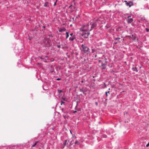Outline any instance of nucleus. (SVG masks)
Returning a JSON list of instances; mask_svg holds the SVG:
<instances>
[{"mask_svg":"<svg viewBox=\"0 0 149 149\" xmlns=\"http://www.w3.org/2000/svg\"><path fill=\"white\" fill-rule=\"evenodd\" d=\"M80 49L81 51L84 52L88 55L90 53L89 48L85 44L81 45Z\"/></svg>","mask_w":149,"mask_h":149,"instance_id":"f257e3e1","label":"nucleus"},{"mask_svg":"<svg viewBox=\"0 0 149 149\" xmlns=\"http://www.w3.org/2000/svg\"><path fill=\"white\" fill-rule=\"evenodd\" d=\"M89 26V24H87L86 25H84L80 29V31H90V29H89L88 27Z\"/></svg>","mask_w":149,"mask_h":149,"instance_id":"f03ea898","label":"nucleus"},{"mask_svg":"<svg viewBox=\"0 0 149 149\" xmlns=\"http://www.w3.org/2000/svg\"><path fill=\"white\" fill-rule=\"evenodd\" d=\"M44 45L45 47H48L50 46V41L47 39H45L43 42Z\"/></svg>","mask_w":149,"mask_h":149,"instance_id":"7ed1b4c3","label":"nucleus"},{"mask_svg":"<svg viewBox=\"0 0 149 149\" xmlns=\"http://www.w3.org/2000/svg\"><path fill=\"white\" fill-rule=\"evenodd\" d=\"M90 24L91 25V28L90 31H91L93 29L97 26V24L96 22H90Z\"/></svg>","mask_w":149,"mask_h":149,"instance_id":"20e7f679","label":"nucleus"},{"mask_svg":"<svg viewBox=\"0 0 149 149\" xmlns=\"http://www.w3.org/2000/svg\"><path fill=\"white\" fill-rule=\"evenodd\" d=\"M125 2V4L127 6H129L130 7H131L132 6H133L134 4L133 2L131 1L127 2V1H124Z\"/></svg>","mask_w":149,"mask_h":149,"instance_id":"39448f33","label":"nucleus"},{"mask_svg":"<svg viewBox=\"0 0 149 149\" xmlns=\"http://www.w3.org/2000/svg\"><path fill=\"white\" fill-rule=\"evenodd\" d=\"M61 110L62 111V112L64 113L63 114H68V111L66 110L64 108H62Z\"/></svg>","mask_w":149,"mask_h":149,"instance_id":"423d86ee","label":"nucleus"},{"mask_svg":"<svg viewBox=\"0 0 149 149\" xmlns=\"http://www.w3.org/2000/svg\"><path fill=\"white\" fill-rule=\"evenodd\" d=\"M131 17L130 16H128V20L127 22L128 23H131L133 21V19L132 18H130V17Z\"/></svg>","mask_w":149,"mask_h":149,"instance_id":"0eeeda50","label":"nucleus"},{"mask_svg":"<svg viewBox=\"0 0 149 149\" xmlns=\"http://www.w3.org/2000/svg\"><path fill=\"white\" fill-rule=\"evenodd\" d=\"M69 141L68 140H65V142L63 144V148H64V147L67 145L68 143V142H69Z\"/></svg>","mask_w":149,"mask_h":149,"instance_id":"6e6552de","label":"nucleus"},{"mask_svg":"<svg viewBox=\"0 0 149 149\" xmlns=\"http://www.w3.org/2000/svg\"><path fill=\"white\" fill-rule=\"evenodd\" d=\"M66 29L65 27H63L62 28H60L58 30L59 32H63V31H66Z\"/></svg>","mask_w":149,"mask_h":149,"instance_id":"1a4fd4ad","label":"nucleus"},{"mask_svg":"<svg viewBox=\"0 0 149 149\" xmlns=\"http://www.w3.org/2000/svg\"><path fill=\"white\" fill-rule=\"evenodd\" d=\"M132 70L134 71H135L136 72H138V70L136 67H134V65H133V67L132 68Z\"/></svg>","mask_w":149,"mask_h":149,"instance_id":"9d476101","label":"nucleus"},{"mask_svg":"<svg viewBox=\"0 0 149 149\" xmlns=\"http://www.w3.org/2000/svg\"><path fill=\"white\" fill-rule=\"evenodd\" d=\"M63 117L65 119H66V118L68 117V115H67V114H63Z\"/></svg>","mask_w":149,"mask_h":149,"instance_id":"9b49d317","label":"nucleus"},{"mask_svg":"<svg viewBox=\"0 0 149 149\" xmlns=\"http://www.w3.org/2000/svg\"><path fill=\"white\" fill-rule=\"evenodd\" d=\"M75 144H77L79 145L80 144V143L77 140H76L74 143Z\"/></svg>","mask_w":149,"mask_h":149,"instance_id":"f8f14e48","label":"nucleus"},{"mask_svg":"<svg viewBox=\"0 0 149 149\" xmlns=\"http://www.w3.org/2000/svg\"><path fill=\"white\" fill-rule=\"evenodd\" d=\"M74 39V37H70L69 38V40L70 41H73Z\"/></svg>","mask_w":149,"mask_h":149,"instance_id":"ddd939ff","label":"nucleus"},{"mask_svg":"<svg viewBox=\"0 0 149 149\" xmlns=\"http://www.w3.org/2000/svg\"><path fill=\"white\" fill-rule=\"evenodd\" d=\"M66 38L67 39L69 36V33L68 32H67L66 33Z\"/></svg>","mask_w":149,"mask_h":149,"instance_id":"4468645a","label":"nucleus"},{"mask_svg":"<svg viewBox=\"0 0 149 149\" xmlns=\"http://www.w3.org/2000/svg\"><path fill=\"white\" fill-rule=\"evenodd\" d=\"M105 59H106L105 63H102V65H101V66H105L106 65V63H107V61H106L107 59L106 58Z\"/></svg>","mask_w":149,"mask_h":149,"instance_id":"2eb2a0df","label":"nucleus"},{"mask_svg":"<svg viewBox=\"0 0 149 149\" xmlns=\"http://www.w3.org/2000/svg\"><path fill=\"white\" fill-rule=\"evenodd\" d=\"M38 142V141L36 142L35 143V144L32 146V147H35V146L37 144V143Z\"/></svg>","mask_w":149,"mask_h":149,"instance_id":"dca6fc26","label":"nucleus"},{"mask_svg":"<svg viewBox=\"0 0 149 149\" xmlns=\"http://www.w3.org/2000/svg\"><path fill=\"white\" fill-rule=\"evenodd\" d=\"M120 39V38H114V40H119Z\"/></svg>","mask_w":149,"mask_h":149,"instance_id":"f3484780","label":"nucleus"},{"mask_svg":"<svg viewBox=\"0 0 149 149\" xmlns=\"http://www.w3.org/2000/svg\"><path fill=\"white\" fill-rule=\"evenodd\" d=\"M58 91L59 93H62L63 92V91L62 90H58Z\"/></svg>","mask_w":149,"mask_h":149,"instance_id":"a211bd4d","label":"nucleus"},{"mask_svg":"<svg viewBox=\"0 0 149 149\" xmlns=\"http://www.w3.org/2000/svg\"><path fill=\"white\" fill-rule=\"evenodd\" d=\"M87 33L85 32H84L82 34V36H84L85 35H86Z\"/></svg>","mask_w":149,"mask_h":149,"instance_id":"6ab92c4d","label":"nucleus"},{"mask_svg":"<svg viewBox=\"0 0 149 149\" xmlns=\"http://www.w3.org/2000/svg\"><path fill=\"white\" fill-rule=\"evenodd\" d=\"M61 105H62L63 104L65 103V102L63 101V100H61Z\"/></svg>","mask_w":149,"mask_h":149,"instance_id":"aec40b11","label":"nucleus"},{"mask_svg":"<svg viewBox=\"0 0 149 149\" xmlns=\"http://www.w3.org/2000/svg\"><path fill=\"white\" fill-rule=\"evenodd\" d=\"M109 92H110V91H109L108 92H105V94H106V95L107 97L108 96L107 93H109Z\"/></svg>","mask_w":149,"mask_h":149,"instance_id":"412c9836","label":"nucleus"},{"mask_svg":"<svg viewBox=\"0 0 149 149\" xmlns=\"http://www.w3.org/2000/svg\"><path fill=\"white\" fill-rule=\"evenodd\" d=\"M44 6L45 7H47L48 6V3H45Z\"/></svg>","mask_w":149,"mask_h":149,"instance_id":"4be33fe9","label":"nucleus"},{"mask_svg":"<svg viewBox=\"0 0 149 149\" xmlns=\"http://www.w3.org/2000/svg\"><path fill=\"white\" fill-rule=\"evenodd\" d=\"M92 53H93L95 51V50L94 49H92Z\"/></svg>","mask_w":149,"mask_h":149,"instance_id":"5701e85b","label":"nucleus"},{"mask_svg":"<svg viewBox=\"0 0 149 149\" xmlns=\"http://www.w3.org/2000/svg\"><path fill=\"white\" fill-rule=\"evenodd\" d=\"M103 136L104 138H106L107 137V136L106 135L104 134L103 135Z\"/></svg>","mask_w":149,"mask_h":149,"instance_id":"b1692460","label":"nucleus"},{"mask_svg":"<svg viewBox=\"0 0 149 149\" xmlns=\"http://www.w3.org/2000/svg\"><path fill=\"white\" fill-rule=\"evenodd\" d=\"M80 91L82 92H83L84 93V90L83 89H80Z\"/></svg>","mask_w":149,"mask_h":149,"instance_id":"393cba45","label":"nucleus"},{"mask_svg":"<svg viewBox=\"0 0 149 149\" xmlns=\"http://www.w3.org/2000/svg\"><path fill=\"white\" fill-rule=\"evenodd\" d=\"M74 141V140H72L70 142V144L71 145H72L73 144V143H72V142Z\"/></svg>","mask_w":149,"mask_h":149,"instance_id":"a878e982","label":"nucleus"},{"mask_svg":"<svg viewBox=\"0 0 149 149\" xmlns=\"http://www.w3.org/2000/svg\"><path fill=\"white\" fill-rule=\"evenodd\" d=\"M78 105V104H77L76 106L75 107V109L76 110H77L78 111H79V110H77V106Z\"/></svg>","mask_w":149,"mask_h":149,"instance_id":"bb28decb","label":"nucleus"},{"mask_svg":"<svg viewBox=\"0 0 149 149\" xmlns=\"http://www.w3.org/2000/svg\"><path fill=\"white\" fill-rule=\"evenodd\" d=\"M84 36V38H87L88 37V35H86Z\"/></svg>","mask_w":149,"mask_h":149,"instance_id":"cd10ccee","label":"nucleus"},{"mask_svg":"<svg viewBox=\"0 0 149 149\" xmlns=\"http://www.w3.org/2000/svg\"><path fill=\"white\" fill-rule=\"evenodd\" d=\"M102 70H104L105 69L106 67L105 66H102Z\"/></svg>","mask_w":149,"mask_h":149,"instance_id":"c85d7f7f","label":"nucleus"},{"mask_svg":"<svg viewBox=\"0 0 149 149\" xmlns=\"http://www.w3.org/2000/svg\"><path fill=\"white\" fill-rule=\"evenodd\" d=\"M61 80V78H57L56 79V80H57V81H59V80Z\"/></svg>","mask_w":149,"mask_h":149,"instance_id":"c756f323","label":"nucleus"},{"mask_svg":"<svg viewBox=\"0 0 149 149\" xmlns=\"http://www.w3.org/2000/svg\"><path fill=\"white\" fill-rule=\"evenodd\" d=\"M57 1V0H56V1L54 2V6H55L56 5Z\"/></svg>","mask_w":149,"mask_h":149,"instance_id":"7c9ffc66","label":"nucleus"},{"mask_svg":"<svg viewBox=\"0 0 149 149\" xmlns=\"http://www.w3.org/2000/svg\"><path fill=\"white\" fill-rule=\"evenodd\" d=\"M90 34V33L89 32H88L87 33H86V35H88V36Z\"/></svg>","mask_w":149,"mask_h":149,"instance_id":"2f4dec72","label":"nucleus"},{"mask_svg":"<svg viewBox=\"0 0 149 149\" xmlns=\"http://www.w3.org/2000/svg\"><path fill=\"white\" fill-rule=\"evenodd\" d=\"M149 146V142H148V143L146 145V147H148V146Z\"/></svg>","mask_w":149,"mask_h":149,"instance_id":"473e14b6","label":"nucleus"},{"mask_svg":"<svg viewBox=\"0 0 149 149\" xmlns=\"http://www.w3.org/2000/svg\"><path fill=\"white\" fill-rule=\"evenodd\" d=\"M57 47L59 48H60L61 47V46L60 45H57Z\"/></svg>","mask_w":149,"mask_h":149,"instance_id":"72a5a7b5","label":"nucleus"},{"mask_svg":"<svg viewBox=\"0 0 149 149\" xmlns=\"http://www.w3.org/2000/svg\"><path fill=\"white\" fill-rule=\"evenodd\" d=\"M62 100H63V101H65V98H63Z\"/></svg>","mask_w":149,"mask_h":149,"instance_id":"f704fd0d","label":"nucleus"},{"mask_svg":"<svg viewBox=\"0 0 149 149\" xmlns=\"http://www.w3.org/2000/svg\"><path fill=\"white\" fill-rule=\"evenodd\" d=\"M146 30L148 32L149 31V29H148V28H146Z\"/></svg>","mask_w":149,"mask_h":149,"instance_id":"c9c22d12","label":"nucleus"},{"mask_svg":"<svg viewBox=\"0 0 149 149\" xmlns=\"http://www.w3.org/2000/svg\"><path fill=\"white\" fill-rule=\"evenodd\" d=\"M73 35V33H71L70 34V35L72 36Z\"/></svg>","mask_w":149,"mask_h":149,"instance_id":"e433bc0d","label":"nucleus"},{"mask_svg":"<svg viewBox=\"0 0 149 149\" xmlns=\"http://www.w3.org/2000/svg\"><path fill=\"white\" fill-rule=\"evenodd\" d=\"M73 112L74 113H77V111L76 110L75 111H73Z\"/></svg>","mask_w":149,"mask_h":149,"instance_id":"4c0bfd02","label":"nucleus"},{"mask_svg":"<svg viewBox=\"0 0 149 149\" xmlns=\"http://www.w3.org/2000/svg\"><path fill=\"white\" fill-rule=\"evenodd\" d=\"M143 20L145 21H146V19H143Z\"/></svg>","mask_w":149,"mask_h":149,"instance_id":"58836bf2","label":"nucleus"},{"mask_svg":"<svg viewBox=\"0 0 149 149\" xmlns=\"http://www.w3.org/2000/svg\"><path fill=\"white\" fill-rule=\"evenodd\" d=\"M84 82V81L83 80L81 81V82L83 83Z\"/></svg>","mask_w":149,"mask_h":149,"instance_id":"ea45409f","label":"nucleus"},{"mask_svg":"<svg viewBox=\"0 0 149 149\" xmlns=\"http://www.w3.org/2000/svg\"><path fill=\"white\" fill-rule=\"evenodd\" d=\"M101 62V60H99V62Z\"/></svg>","mask_w":149,"mask_h":149,"instance_id":"a19ab883","label":"nucleus"},{"mask_svg":"<svg viewBox=\"0 0 149 149\" xmlns=\"http://www.w3.org/2000/svg\"><path fill=\"white\" fill-rule=\"evenodd\" d=\"M70 133L71 134H72V131H70Z\"/></svg>","mask_w":149,"mask_h":149,"instance_id":"79ce46f5","label":"nucleus"},{"mask_svg":"<svg viewBox=\"0 0 149 149\" xmlns=\"http://www.w3.org/2000/svg\"><path fill=\"white\" fill-rule=\"evenodd\" d=\"M42 27H43L44 28H45V26H43Z\"/></svg>","mask_w":149,"mask_h":149,"instance_id":"37998d69","label":"nucleus"},{"mask_svg":"<svg viewBox=\"0 0 149 149\" xmlns=\"http://www.w3.org/2000/svg\"><path fill=\"white\" fill-rule=\"evenodd\" d=\"M95 104L97 105V102H95Z\"/></svg>","mask_w":149,"mask_h":149,"instance_id":"c03bdc74","label":"nucleus"},{"mask_svg":"<svg viewBox=\"0 0 149 149\" xmlns=\"http://www.w3.org/2000/svg\"><path fill=\"white\" fill-rule=\"evenodd\" d=\"M72 6V5H70V6L69 7V8L71 6Z\"/></svg>","mask_w":149,"mask_h":149,"instance_id":"a18cd8bd","label":"nucleus"},{"mask_svg":"<svg viewBox=\"0 0 149 149\" xmlns=\"http://www.w3.org/2000/svg\"><path fill=\"white\" fill-rule=\"evenodd\" d=\"M97 55H95V57H96V56H97Z\"/></svg>","mask_w":149,"mask_h":149,"instance_id":"49530a36","label":"nucleus"},{"mask_svg":"<svg viewBox=\"0 0 149 149\" xmlns=\"http://www.w3.org/2000/svg\"><path fill=\"white\" fill-rule=\"evenodd\" d=\"M104 84L105 85V86H106V85H105V83H104Z\"/></svg>","mask_w":149,"mask_h":149,"instance_id":"de8ad7c7","label":"nucleus"},{"mask_svg":"<svg viewBox=\"0 0 149 149\" xmlns=\"http://www.w3.org/2000/svg\"><path fill=\"white\" fill-rule=\"evenodd\" d=\"M40 58H42V57H41Z\"/></svg>","mask_w":149,"mask_h":149,"instance_id":"09e8293b","label":"nucleus"},{"mask_svg":"<svg viewBox=\"0 0 149 149\" xmlns=\"http://www.w3.org/2000/svg\"><path fill=\"white\" fill-rule=\"evenodd\" d=\"M29 40H31V39L30 38H29Z\"/></svg>","mask_w":149,"mask_h":149,"instance_id":"8fccbe9b","label":"nucleus"}]
</instances>
